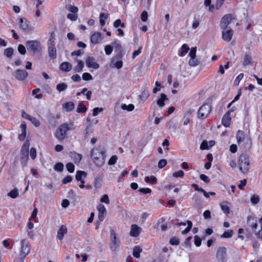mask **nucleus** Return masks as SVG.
<instances>
[{"instance_id": "f257e3e1", "label": "nucleus", "mask_w": 262, "mask_h": 262, "mask_svg": "<svg viewBox=\"0 0 262 262\" xmlns=\"http://www.w3.org/2000/svg\"><path fill=\"white\" fill-rule=\"evenodd\" d=\"M105 151L101 147L93 148L91 150V158L98 168L102 167L105 161Z\"/></svg>"}, {"instance_id": "f03ea898", "label": "nucleus", "mask_w": 262, "mask_h": 262, "mask_svg": "<svg viewBox=\"0 0 262 262\" xmlns=\"http://www.w3.org/2000/svg\"><path fill=\"white\" fill-rule=\"evenodd\" d=\"M73 124H68L67 123L61 124L57 129L55 132V137L60 141L63 140L65 137L67 133L72 129Z\"/></svg>"}, {"instance_id": "7ed1b4c3", "label": "nucleus", "mask_w": 262, "mask_h": 262, "mask_svg": "<svg viewBox=\"0 0 262 262\" xmlns=\"http://www.w3.org/2000/svg\"><path fill=\"white\" fill-rule=\"evenodd\" d=\"M20 247L19 250V257L21 261L29 254L31 250V246L29 242L26 239H24L20 241Z\"/></svg>"}, {"instance_id": "20e7f679", "label": "nucleus", "mask_w": 262, "mask_h": 262, "mask_svg": "<svg viewBox=\"0 0 262 262\" xmlns=\"http://www.w3.org/2000/svg\"><path fill=\"white\" fill-rule=\"evenodd\" d=\"M238 166L240 171L244 174L248 171L250 168L249 159L248 156L242 154L240 156L238 160Z\"/></svg>"}, {"instance_id": "39448f33", "label": "nucleus", "mask_w": 262, "mask_h": 262, "mask_svg": "<svg viewBox=\"0 0 262 262\" xmlns=\"http://www.w3.org/2000/svg\"><path fill=\"white\" fill-rule=\"evenodd\" d=\"M28 51L31 54L34 55L41 50V46L39 41L35 40H28L26 43Z\"/></svg>"}, {"instance_id": "423d86ee", "label": "nucleus", "mask_w": 262, "mask_h": 262, "mask_svg": "<svg viewBox=\"0 0 262 262\" xmlns=\"http://www.w3.org/2000/svg\"><path fill=\"white\" fill-rule=\"evenodd\" d=\"M30 147V143L29 141H26L21 149V160L22 161V165L24 166L26 165V162L28 159L29 149Z\"/></svg>"}, {"instance_id": "0eeeda50", "label": "nucleus", "mask_w": 262, "mask_h": 262, "mask_svg": "<svg viewBox=\"0 0 262 262\" xmlns=\"http://www.w3.org/2000/svg\"><path fill=\"white\" fill-rule=\"evenodd\" d=\"M211 111V107L209 104H204L201 106L198 112V118L203 120L205 119L210 114Z\"/></svg>"}, {"instance_id": "6e6552de", "label": "nucleus", "mask_w": 262, "mask_h": 262, "mask_svg": "<svg viewBox=\"0 0 262 262\" xmlns=\"http://www.w3.org/2000/svg\"><path fill=\"white\" fill-rule=\"evenodd\" d=\"M111 245L110 249L112 251H116L119 247V241L117 239L116 232L114 229H111Z\"/></svg>"}, {"instance_id": "1a4fd4ad", "label": "nucleus", "mask_w": 262, "mask_h": 262, "mask_svg": "<svg viewBox=\"0 0 262 262\" xmlns=\"http://www.w3.org/2000/svg\"><path fill=\"white\" fill-rule=\"evenodd\" d=\"M233 19H234V18L231 14L224 15L221 19L220 24L221 29L222 30L227 29L228 26L230 24Z\"/></svg>"}, {"instance_id": "9d476101", "label": "nucleus", "mask_w": 262, "mask_h": 262, "mask_svg": "<svg viewBox=\"0 0 262 262\" xmlns=\"http://www.w3.org/2000/svg\"><path fill=\"white\" fill-rule=\"evenodd\" d=\"M19 28L25 32H29L32 30V28L30 25L29 22L25 18H20L19 20Z\"/></svg>"}, {"instance_id": "9b49d317", "label": "nucleus", "mask_w": 262, "mask_h": 262, "mask_svg": "<svg viewBox=\"0 0 262 262\" xmlns=\"http://www.w3.org/2000/svg\"><path fill=\"white\" fill-rule=\"evenodd\" d=\"M51 41V39H50L48 41V53L49 57L51 59H54L57 57V51L55 45L50 42Z\"/></svg>"}, {"instance_id": "f8f14e48", "label": "nucleus", "mask_w": 262, "mask_h": 262, "mask_svg": "<svg viewBox=\"0 0 262 262\" xmlns=\"http://www.w3.org/2000/svg\"><path fill=\"white\" fill-rule=\"evenodd\" d=\"M226 249L225 247H220L216 251V258L219 262H225Z\"/></svg>"}, {"instance_id": "ddd939ff", "label": "nucleus", "mask_w": 262, "mask_h": 262, "mask_svg": "<svg viewBox=\"0 0 262 262\" xmlns=\"http://www.w3.org/2000/svg\"><path fill=\"white\" fill-rule=\"evenodd\" d=\"M233 31L231 29H226L223 30L222 32V39L227 42H229L233 36Z\"/></svg>"}, {"instance_id": "4468645a", "label": "nucleus", "mask_w": 262, "mask_h": 262, "mask_svg": "<svg viewBox=\"0 0 262 262\" xmlns=\"http://www.w3.org/2000/svg\"><path fill=\"white\" fill-rule=\"evenodd\" d=\"M85 63L88 68L94 70H97L99 68V64L95 61L93 57H88L85 60Z\"/></svg>"}, {"instance_id": "2eb2a0df", "label": "nucleus", "mask_w": 262, "mask_h": 262, "mask_svg": "<svg viewBox=\"0 0 262 262\" xmlns=\"http://www.w3.org/2000/svg\"><path fill=\"white\" fill-rule=\"evenodd\" d=\"M28 72L25 70L18 69L15 71L14 76L18 80H23L28 76Z\"/></svg>"}, {"instance_id": "dca6fc26", "label": "nucleus", "mask_w": 262, "mask_h": 262, "mask_svg": "<svg viewBox=\"0 0 262 262\" xmlns=\"http://www.w3.org/2000/svg\"><path fill=\"white\" fill-rule=\"evenodd\" d=\"M247 224L250 227L253 232H255L257 227L256 218L254 216H248L247 218Z\"/></svg>"}, {"instance_id": "f3484780", "label": "nucleus", "mask_w": 262, "mask_h": 262, "mask_svg": "<svg viewBox=\"0 0 262 262\" xmlns=\"http://www.w3.org/2000/svg\"><path fill=\"white\" fill-rule=\"evenodd\" d=\"M103 39L101 33L96 32L94 33L91 37V41L93 44H97L99 43Z\"/></svg>"}, {"instance_id": "a211bd4d", "label": "nucleus", "mask_w": 262, "mask_h": 262, "mask_svg": "<svg viewBox=\"0 0 262 262\" xmlns=\"http://www.w3.org/2000/svg\"><path fill=\"white\" fill-rule=\"evenodd\" d=\"M141 232V228L136 224L132 225L130 231V235L133 237L138 236Z\"/></svg>"}, {"instance_id": "6ab92c4d", "label": "nucleus", "mask_w": 262, "mask_h": 262, "mask_svg": "<svg viewBox=\"0 0 262 262\" xmlns=\"http://www.w3.org/2000/svg\"><path fill=\"white\" fill-rule=\"evenodd\" d=\"M67 233V228L64 225H62L57 231V237L60 241H62L64 235Z\"/></svg>"}, {"instance_id": "aec40b11", "label": "nucleus", "mask_w": 262, "mask_h": 262, "mask_svg": "<svg viewBox=\"0 0 262 262\" xmlns=\"http://www.w3.org/2000/svg\"><path fill=\"white\" fill-rule=\"evenodd\" d=\"M231 121L230 113L227 112L224 114L222 119V123L225 127H228L230 125Z\"/></svg>"}, {"instance_id": "412c9836", "label": "nucleus", "mask_w": 262, "mask_h": 262, "mask_svg": "<svg viewBox=\"0 0 262 262\" xmlns=\"http://www.w3.org/2000/svg\"><path fill=\"white\" fill-rule=\"evenodd\" d=\"M190 48L186 44H183L178 50V55L180 57H184L188 52Z\"/></svg>"}, {"instance_id": "4be33fe9", "label": "nucleus", "mask_w": 262, "mask_h": 262, "mask_svg": "<svg viewBox=\"0 0 262 262\" xmlns=\"http://www.w3.org/2000/svg\"><path fill=\"white\" fill-rule=\"evenodd\" d=\"M59 68L62 71L68 72L72 70V65L68 62H63L60 65Z\"/></svg>"}, {"instance_id": "5701e85b", "label": "nucleus", "mask_w": 262, "mask_h": 262, "mask_svg": "<svg viewBox=\"0 0 262 262\" xmlns=\"http://www.w3.org/2000/svg\"><path fill=\"white\" fill-rule=\"evenodd\" d=\"M166 100H167L166 95L162 93L160 95V98L157 101V104L159 107H163L165 105L164 101Z\"/></svg>"}, {"instance_id": "b1692460", "label": "nucleus", "mask_w": 262, "mask_h": 262, "mask_svg": "<svg viewBox=\"0 0 262 262\" xmlns=\"http://www.w3.org/2000/svg\"><path fill=\"white\" fill-rule=\"evenodd\" d=\"M220 206L222 210L226 214L230 213V209L229 207V203L227 201L223 202L220 204Z\"/></svg>"}, {"instance_id": "393cba45", "label": "nucleus", "mask_w": 262, "mask_h": 262, "mask_svg": "<svg viewBox=\"0 0 262 262\" xmlns=\"http://www.w3.org/2000/svg\"><path fill=\"white\" fill-rule=\"evenodd\" d=\"M26 116L25 118L30 120L36 127L39 126L40 122L38 119L28 114H26ZM24 117H25V116H24Z\"/></svg>"}, {"instance_id": "a878e982", "label": "nucleus", "mask_w": 262, "mask_h": 262, "mask_svg": "<svg viewBox=\"0 0 262 262\" xmlns=\"http://www.w3.org/2000/svg\"><path fill=\"white\" fill-rule=\"evenodd\" d=\"M71 157L75 163H79L82 159V155L75 152H72Z\"/></svg>"}, {"instance_id": "bb28decb", "label": "nucleus", "mask_w": 262, "mask_h": 262, "mask_svg": "<svg viewBox=\"0 0 262 262\" xmlns=\"http://www.w3.org/2000/svg\"><path fill=\"white\" fill-rule=\"evenodd\" d=\"M108 14L107 13H101L99 16V22L100 25L103 27L105 24V21L107 19Z\"/></svg>"}, {"instance_id": "cd10ccee", "label": "nucleus", "mask_w": 262, "mask_h": 262, "mask_svg": "<svg viewBox=\"0 0 262 262\" xmlns=\"http://www.w3.org/2000/svg\"><path fill=\"white\" fill-rule=\"evenodd\" d=\"M236 137L238 144L244 141L245 140L244 132L240 130H238L236 133Z\"/></svg>"}, {"instance_id": "c85d7f7f", "label": "nucleus", "mask_w": 262, "mask_h": 262, "mask_svg": "<svg viewBox=\"0 0 262 262\" xmlns=\"http://www.w3.org/2000/svg\"><path fill=\"white\" fill-rule=\"evenodd\" d=\"M86 176V173L84 171L81 170L77 171L76 174V180L77 181H83L84 180L82 179V177H85Z\"/></svg>"}, {"instance_id": "c756f323", "label": "nucleus", "mask_w": 262, "mask_h": 262, "mask_svg": "<svg viewBox=\"0 0 262 262\" xmlns=\"http://www.w3.org/2000/svg\"><path fill=\"white\" fill-rule=\"evenodd\" d=\"M77 63L78 64L77 66L75 67L74 70L75 72L79 73L82 70L84 67V63L81 60H78Z\"/></svg>"}, {"instance_id": "7c9ffc66", "label": "nucleus", "mask_w": 262, "mask_h": 262, "mask_svg": "<svg viewBox=\"0 0 262 262\" xmlns=\"http://www.w3.org/2000/svg\"><path fill=\"white\" fill-rule=\"evenodd\" d=\"M68 88V85L66 83H60L56 85L57 91L60 93L65 91Z\"/></svg>"}, {"instance_id": "2f4dec72", "label": "nucleus", "mask_w": 262, "mask_h": 262, "mask_svg": "<svg viewBox=\"0 0 262 262\" xmlns=\"http://www.w3.org/2000/svg\"><path fill=\"white\" fill-rule=\"evenodd\" d=\"M63 107L67 112H70L74 109L75 105L73 102L69 101L66 103Z\"/></svg>"}, {"instance_id": "473e14b6", "label": "nucleus", "mask_w": 262, "mask_h": 262, "mask_svg": "<svg viewBox=\"0 0 262 262\" xmlns=\"http://www.w3.org/2000/svg\"><path fill=\"white\" fill-rule=\"evenodd\" d=\"M87 108L82 102L79 103L77 107L76 112L78 113H84L86 111Z\"/></svg>"}, {"instance_id": "72a5a7b5", "label": "nucleus", "mask_w": 262, "mask_h": 262, "mask_svg": "<svg viewBox=\"0 0 262 262\" xmlns=\"http://www.w3.org/2000/svg\"><path fill=\"white\" fill-rule=\"evenodd\" d=\"M14 53V50L12 48H8L4 51V55L9 58H11Z\"/></svg>"}, {"instance_id": "f704fd0d", "label": "nucleus", "mask_w": 262, "mask_h": 262, "mask_svg": "<svg viewBox=\"0 0 262 262\" xmlns=\"http://www.w3.org/2000/svg\"><path fill=\"white\" fill-rule=\"evenodd\" d=\"M142 251V249L139 246H136L133 249V254L134 256L136 258H139L140 253Z\"/></svg>"}, {"instance_id": "c9c22d12", "label": "nucleus", "mask_w": 262, "mask_h": 262, "mask_svg": "<svg viewBox=\"0 0 262 262\" xmlns=\"http://www.w3.org/2000/svg\"><path fill=\"white\" fill-rule=\"evenodd\" d=\"M8 195L12 199H15L18 196V191L16 188L13 189L8 193Z\"/></svg>"}, {"instance_id": "e433bc0d", "label": "nucleus", "mask_w": 262, "mask_h": 262, "mask_svg": "<svg viewBox=\"0 0 262 262\" xmlns=\"http://www.w3.org/2000/svg\"><path fill=\"white\" fill-rule=\"evenodd\" d=\"M250 201L252 205H254L258 203L259 202V198L258 195L254 194L251 196Z\"/></svg>"}, {"instance_id": "4c0bfd02", "label": "nucleus", "mask_w": 262, "mask_h": 262, "mask_svg": "<svg viewBox=\"0 0 262 262\" xmlns=\"http://www.w3.org/2000/svg\"><path fill=\"white\" fill-rule=\"evenodd\" d=\"M233 235V231L232 230H228V231H226L224 232L223 234L221 235V238H230Z\"/></svg>"}, {"instance_id": "58836bf2", "label": "nucleus", "mask_w": 262, "mask_h": 262, "mask_svg": "<svg viewBox=\"0 0 262 262\" xmlns=\"http://www.w3.org/2000/svg\"><path fill=\"white\" fill-rule=\"evenodd\" d=\"M121 107L122 110H127L128 111H132L135 108L134 105L132 104H130L129 105L122 104Z\"/></svg>"}, {"instance_id": "ea45409f", "label": "nucleus", "mask_w": 262, "mask_h": 262, "mask_svg": "<svg viewBox=\"0 0 262 262\" xmlns=\"http://www.w3.org/2000/svg\"><path fill=\"white\" fill-rule=\"evenodd\" d=\"M63 164L62 163L58 162L54 165V169L55 171L61 172L63 169Z\"/></svg>"}, {"instance_id": "a19ab883", "label": "nucleus", "mask_w": 262, "mask_h": 262, "mask_svg": "<svg viewBox=\"0 0 262 262\" xmlns=\"http://www.w3.org/2000/svg\"><path fill=\"white\" fill-rule=\"evenodd\" d=\"M199 63V61L195 58H190L188 61V64L191 67H195Z\"/></svg>"}, {"instance_id": "79ce46f5", "label": "nucleus", "mask_w": 262, "mask_h": 262, "mask_svg": "<svg viewBox=\"0 0 262 262\" xmlns=\"http://www.w3.org/2000/svg\"><path fill=\"white\" fill-rule=\"evenodd\" d=\"M251 61V57L249 55H245L244 58L243 64L244 66L248 65L250 63Z\"/></svg>"}, {"instance_id": "37998d69", "label": "nucleus", "mask_w": 262, "mask_h": 262, "mask_svg": "<svg viewBox=\"0 0 262 262\" xmlns=\"http://www.w3.org/2000/svg\"><path fill=\"white\" fill-rule=\"evenodd\" d=\"M66 168L67 170L70 172L73 173L74 171L75 170V166L72 163H68L66 164Z\"/></svg>"}, {"instance_id": "c03bdc74", "label": "nucleus", "mask_w": 262, "mask_h": 262, "mask_svg": "<svg viewBox=\"0 0 262 262\" xmlns=\"http://www.w3.org/2000/svg\"><path fill=\"white\" fill-rule=\"evenodd\" d=\"M117 159H118V157L117 156H116V155L112 156L110 158V159H109V160L108 161V164L109 165H112L115 164L116 163Z\"/></svg>"}, {"instance_id": "a18cd8bd", "label": "nucleus", "mask_w": 262, "mask_h": 262, "mask_svg": "<svg viewBox=\"0 0 262 262\" xmlns=\"http://www.w3.org/2000/svg\"><path fill=\"white\" fill-rule=\"evenodd\" d=\"M120 26L124 28L125 27V24L124 23H122L121 20L120 19H118L114 21V27L117 28Z\"/></svg>"}, {"instance_id": "49530a36", "label": "nucleus", "mask_w": 262, "mask_h": 262, "mask_svg": "<svg viewBox=\"0 0 262 262\" xmlns=\"http://www.w3.org/2000/svg\"><path fill=\"white\" fill-rule=\"evenodd\" d=\"M196 48L193 47L192 48L189 52V56L190 58H195L196 57Z\"/></svg>"}, {"instance_id": "de8ad7c7", "label": "nucleus", "mask_w": 262, "mask_h": 262, "mask_svg": "<svg viewBox=\"0 0 262 262\" xmlns=\"http://www.w3.org/2000/svg\"><path fill=\"white\" fill-rule=\"evenodd\" d=\"M97 208L99 213H105L106 212L105 206L102 204H99Z\"/></svg>"}, {"instance_id": "09e8293b", "label": "nucleus", "mask_w": 262, "mask_h": 262, "mask_svg": "<svg viewBox=\"0 0 262 262\" xmlns=\"http://www.w3.org/2000/svg\"><path fill=\"white\" fill-rule=\"evenodd\" d=\"M102 181V178L101 177H97L95 179L94 186L96 188H99L101 186V182Z\"/></svg>"}, {"instance_id": "8fccbe9b", "label": "nucleus", "mask_w": 262, "mask_h": 262, "mask_svg": "<svg viewBox=\"0 0 262 262\" xmlns=\"http://www.w3.org/2000/svg\"><path fill=\"white\" fill-rule=\"evenodd\" d=\"M82 79L85 81L91 80L93 79L92 76L89 73H84L82 74Z\"/></svg>"}, {"instance_id": "3c124183", "label": "nucleus", "mask_w": 262, "mask_h": 262, "mask_svg": "<svg viewBox=\"0 0 262 262\" xmlns=\"http://www.w3.org/2000/svg\"><path fill=\"white\" fill-rule=\"evenodd\" d=\"M184 175V172L183 170H180L178 171L174 172L172 173V176L174 178L182 177Z\"/></svg>"}, {"instance_id": "603ef678", "label": "nucleus", "mask_w": 262, "mask_h": 262, "mask_svg": "<svg viewBox=\"0 0 262 262\" xmlns=\"http://www.w3.org/2000/svg\"><path fill=\"white\" fill-rule=\"evenodd\" d=\"M140 96L142 100H146L149 97V93L148 91L144 90L143 91Z\"/></svg>"}, {"instance_id": "864d4df0", "label": "nucleus", "mask_w": 262, "mask_h": 262, "mask_svg": "<svg viewBox=\"0 0 262 262\" xmlns=\"http://www.w3.org/2000/svg\"><path fill=\"white\" fill-rule=\"evenodd\" d=\"M18 51L21 55H25L26 53L25 47L23 45H19L18 47Z\"/></svg>"}, {"instance_id": "5fc2aeb1", "label": "nucleus", "mask_w": 262, "mask_h": 262, "mask_svg": "<svg viewBox=\"0 0 262 262\" xmlns=\"http://www.w3.org/2000/svg\"><path fill=\"white\" fill-rule=\"evenodd\" d=\"M169 243L171 245H178L180 242L177 237H173L170 239Z\"/></svg>"}, {"instance_id": "6e6d98bb", "label": "nucleus", "mask_w": 262, "mask_h": 262, "mask_svg": "<svg viewBox=\"0 0 262 262\" xmlns=\"http://www.w3.org/2000/svg\"><path fill=\"white\" fill-rule=\"evenodd\" d=\"M148 18V13L146 11H144L141 14V19L142 21L145 22Z\"/></svg>"}, {"instance_id": "4d7b16f0", "label": "nucleus", "mask_w": 262, "mask_h": 262, "mask_svg": "<svg viewBox=\"0 0 262 262\" xmlns=\"http://www.w3.org/2000/svg\"><path fill=\"white\" fill-rule=\"evenodd\" d=\"M100 202L102 203H104L106 204H108L110 203V200L108 195L107 194L103 195L100 199Z\"/></svg>"}, {"instance_id": "13d9d810", "label": "nucleus", "mask_w": 262, "mask_h": 262, "mask_svg": "<svg viewBox=\"0 0 262 262\" xmlns=\"http://www.w3.org/2000/svg\"><path fill=\"white\" fill-rule=\"evenodd\" d=\"M105 54L107 55H110L113 51V47L110 45H107L104 48Z\"/></svg>"}, {"instance_id": "bf43d9fd", "label": "nucleus", "mask_w": 262, "mask_h": 262, "mask_svg": "<svg viewBox=\"0 0 262 262\" xmlns=\"http://www.w3.org/2000/svg\"><path fill=\"white\" fill-rule=\"evenodd\" d=\"M67 18L71 20L75 21L77 19V15L76 13H69L67 15Z\"/></svg>"}, {"instance_id": "052dcab7", "label": "nucleus", "mask_w": 262, "mask_h": 262, "mask_svg": "<svg viewBox=\"0 0 262 262\" xmlns=\"http://www.w3.org/2000/svg\"><path fill=\"white\" fill-rule=\"evenodd\" d=\"M200 179L206 183H208L210 182V179L208 176L204 174H201L200 176Z\"/></svg>"}, {"instance_id": "680f3d73", "label": "nucleus", "mask_w": 262, "mask_h": 262, "mask_svg": "<svg viewBox=\"0 0 262 262\" xmlns=\"http://www.w3.org/2000/svg\"><path fill=\"white\" fill-rule=\"evenodd\" d=\"M30 155L31 158L34 160L36 158V149L34 147H32L30 149Z\"/></svg>"}, {"instance_id": "e2e57ef3", "label": "nucleus", "mask_w": 262, "mask_h": 262, "mask_svg": "<svg viewBox=\"0 0 262 262\" xmlns=\"http://www.w3.org/2000/svg\"><path fill=\"white\" fill-rule=\"evenodd\" d=\"M68 10L73 13H77L78 11V9L77 7L74 6H69Z\"/></svg>"}, {"instance_id": "0e129e2a", "label": "nucleus", "mask_w": 262, "mask_h": 262, "mask_svg": "<svg viewBox=\"0 0 262 262\" xmlns=\"http://www.w3.org/2000/svg\"><path fill=\"white\" fill-rule=\"evenodd\" d=\"M167 161L165 159H161L158 162V167L159 168H162L166 166Z\"/></svg>"}, {"instance_id": "69168bd1", "label": "nucleus", "mask_w": 262, "mask_h": 262, "mask_svg": "<svg viewBox=\"0 0 262 262\" xmlns=\"http://www.w3.org/2000/svg\"><path fill=\"white\" fill-rule=\"evenodd\" d=\"M194 244L196 247H200L201 245V239L198 235L194 236Z\"/></svg>"}, {"instance_id": "338daca9", "label": "nucleus", "mask_w": 262, "mask_h": 262, "mask_svg": "<svg viewBox=\"0 0 262 262\" xmlns=\"http://www.w3.org/2000/svg\"><path fill=\"white\" fill-rule=\"evenodd\" d=\"M200 25V21L199 19L194 18L193 20L192 24V28L193 29H196Z\"/></svg>"}, {"instance_id": "774afa93", "label": "nucleus", "mask_w": 262, "mask_h": 262, "mask_svg": "<svg viewBox=\"0 0 262 262\" xmlns=\"http://www.w3.org/2000/svg\"><path fill=\"white\" fill-rule=\"evenodd\" d=\"M254 232L255 233L257 238L262 241V229L260 228L257 231H256V230H255V232Z\"/></svg>"}]
</instances>
